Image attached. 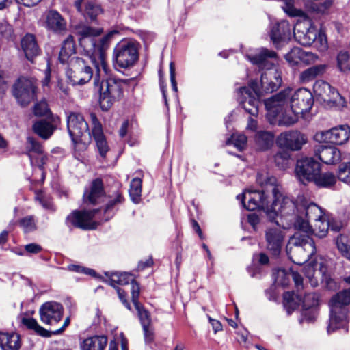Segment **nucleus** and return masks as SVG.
<instances>
[{
  "label": "nucleus",
  "instance_id": "1",
  "mask_svg": "<svg viewBox=\"0 0 350 350\" xmlns=\"http://www.w3.org/2000/svg\"><path fill=\"white\" fill-rule=\"evenodd\" d=\"M262 180V175L258 174L256 181L262 187V191H245L241 195H238L237 198L241 200L247 210L252 211L258 208L262 209L269 220H274L280 216L279 208L285 196L275 184L274 177H267L265 182Z\"/></svg>",
  "mask_w": 350,
  "mask_h": 350
},
{
  "label": "nucleus",
  "instance_id": "2",
  "mask_svg": "<svg viewBox=\"0 0 350 350\" xmlns=\"http://www.w3.org/2000/svg\"><path fill=\"white\" fill-rule=\"evenodd\" d=\"M280 217L288 227H293L296 230V224H301L306 222L311 227L310 221L322 219L325 214L323 210L314 203L308 204L303 198L297 200L285 196L280 205Z\"/></svg>",
  "mask_w": 350,
  "mask_h": 350
},
{
  "label": "nucleus",
  "instance_id": "3",
  "mask_svg": "<svg viewBox=\"0 0 350 350\" xmlns=\"http://www.w3.org/2000/svg\"><path fill=\"white\" fill-rule=\"evenodd\" d=\"M124 198L120 192H116L113 196H110L103 209V215L101 211L94 209L92 211H74L72 213L67 216L66 223L68 226H74L76 228L91 230L96 227V224L93 219H98L100 221H107L111 219L116 214L119 206L123 204Z\"/></svg>",
  "mask_w": 350,
  "mask_h": 350
},
{
  "label": "nucleus",
  "instance_id": "4",
  "mask_svg": "<svg viewBox=\"0 0 350 350\" xmlns=\"http://www.w3.org/2000/svg\"><path fill=\"white\" fill-rule=\"evenodd\" d=\"M266 109L271 115L278 113V107L288 105L294 111L299 114H304L309 111L313 104L314 98L312 93L305 88L293 91L291 88H286L264 102Z\"/></svg>",
  "mask_w": 350,
  "mask_h": 350
},
{
  "label": "nucleus",
  "instance_id": "5",
  "mask_svg": "<svg viewBox=\"0 0 350 350\" xmlns=\"http://www.w3.org/2000/svg\"><path fill=\"white\" fill-rule=\"evenodd\" d=\"M246 58L262 70L260 83L266 92L276 90L282 83L280 72L275 66L277 54L273 51L262 48L255 54H247Z\"/></svg>",
  "mask_w": 350,
  "mask_h": 350
},
{
  "label": "nucleus",
  "instance_id": "6",
  "mask_svg": "<svg viewBox=\"0 0 350 350\" xmlns=\"http://www.w3.org/2000/svg\"><path fill=\"white\" fill-rule=\"evenodd\" d=\"M295 225V232L286 245V253L293 263L301 265L316 253V247L310 237L311 227L306 222Z\"/></svg>",
  "mask_w": 350,
  "mask_h": 350
},
{
  "label": "nucleus",
  "instance_id": "7",
  "mask_svg": "<svg viewBox=\"0 0 350 350\" xmlns=\"http://www.w3.org/2000/svg\"><path fill=\"white\" fill-rule=\"evenodd\" d=\"M103 72L100 68L99 82L95 84V77H94V85L97 87L100 92L99 103L103 111H108L114 104L120 100L124 95V88L127 84L125 79H120L115 77H108L105 79L102 75Z\"/></svg>",
  "mask_w": 350,
  "mask_h": 350
},
{
  "label": "nucleus",
  "instance_id": "8",
  "mask_svg": "<svg viewBox=\"0 0 350 350\" xmlns=\"http://www.w3.org/2000/svg\"><path fill=\"white\" fill-rule=\"evenodd\" d=\"M350 304V288L344 289L334 295L329 302L330 309L327 332L345 329L348 323V308Z\"/></svg>",
  "mask_w": 350,
  "mask_h": 350
},
{
  "label": "nucleus",
  "instance_id": "9",
  "mask_svg": "<svg viewBox=\"0 0 350 350\" xmlns=\"http://www.w3.org/2000/svg\"><path fill=\"white\" fill-rule=\"evenodd\" d=\"M291 275L295 282L297 293L287 291L283 295V305L288 314H291L297 307L302 304L303 307L310 308L318 304L319 297L316 293H306L303 295L299 291L303 289V278L297 271H292Z\"/></svg>",
  "mask_w": 350,
  "mask_h": 350
},
{
  "label": "nucleus",
  "instance_id": "10",
  "mask_svg": "<svg viewBox=\"0 0 350 350\" xmlns=\"http://www.w3.org/2000/svg\"><path fill=\"white\" fill-rule=\"evenodd\" d=\"M139 59V44L133 40L123 39L114 47L113 63L116 68L129 69Z\"/></svg>",
  "mask_w": 350,
  "mask_h": 350
},
{
  "label": "nucleus",
  "instance_id": "11",
  "mask_svg": "<svg viewBox=\"0 0 350 350\" xmlns=\"http://www.w3.org/2000/svg\"><path fill=\"white\" fill-rule=\"evenodd\" d=\"M112 33H109L103 38L94 40V49L92 51H85L90 57L91 62L95 68V84L99 82L100 68L105 75L108 74L109 67L105 59V51L109 48Z\"/></svg>",
  "mask_w": 350,
  "mask_h": 350
},
{
  "label": "nucleus",
  "instance_id": "12",
  "mask_svg": "<svg viewBox=\"0 0 350 350\" xmlns=\"http://www.w3.org/2000/svg\"><path fill=\"white\" fill-rule=\"evenodd\" d=\"M239 105L252 116L258 113L260 89L257 81H252L249 87H241L239 91Z\"/></svg>",
  "mask_w": 350,
  "mask_h": 350
},
{
  "label": "nucleus",
  "instance_id": "13",
  "mask_svg": "<svg viewBox=\"0 0 350 350\" xmlns=\"http://www.w3.org/2000/svg\"><path fill=\"white\" fill-rule=\"evenodd\" d=\"M66 74L73 85H84L94 77L92 68L84 59L79 57H74L71 59L70 68Z\"/></svg>",
  "mask_w": 350,
  "mask_h": 350
},
{
  "label": "nucleus",
  "instance_id": "14",
  "mask_svg": "<svg viewBox=\"0 0 350 350\" xmlns=\"http://www.w3.org/2000/svg\"><path fill=\"white\" fill-rule=\"evenodd\" d=\"M277 226L267 228L265 231V240L267 248L274 256L280 254L284 245L285 237L284 231L280 227L282 225L284 228H288L286 221L279 215L274 220Z\"/></svg>",
  "mask_w": 350,
  "mask_h": 350
},
{
  "label": "nucleus",
  "instance_id": "15",
  "mask_svg": "<svg viewBox=\"0 0 350 350\" xmlns=\"http://www.w3.org/2000/svg\"><path fill=\"white\" fill-rule=\"evenodd\" d=\"M313 90L315 95L329 107L341 108L345 105L344 98L325 81H317L313 85Z\"/></svg>",
  "mask_w": 350,
  "mask_h": 350
},
{
  "label": "nucleus",
  "instance_id": "16",
  "mask_svg": "<svg viewBox=\"0 0 350 350\" xmlns=\"http://www.w3.org/2000/svg\"><path fill=\"white\" fill-rule=\"evenodd\" d=\"M67 129L74 144L83 142L85 137H91L88 124L83 115L77 112H70L67 115Z\"/></svg>",
  "mask_w": 350,
  "mask_h": 350
},
{
  "label": "nucleus",
  "instance_id": "17",
  "mask_svg": "<svg viewBox=\"0 0 350 350\" xmlns=\"http://www.w3.org/2000/svg\"><path fill=\"white\" fill-rule=\"evenodd\" d=\"M36 87L32 80L19 77L12 88V93L17 102L22 106H26L36 98Z\"/></svg>",
  "mask_w": 350,
  "mask_h": 350
},
{
  "label": "nucleus",
  "instance_id": "18",
  "mask_svg": "<svg viewBox=\"0 0 350 350\" xmlns=\"http://www.w3.org/2000/svg\"><path fill=\"white\" fill-rule=\"evenodd\" d=\"M295 171L298 180L306 185L319 174L321 165L312 158L305 157L297 160Z\"/></svg>",
  "mask_w": 350,
  "mask_h": 350
},
{
  "label": "nucleus",
  "instance_id": "19",
  "mask_svg": "<svg viewBox=\"0 0 350 350\" xmlns=\"http://www.w3.org/2000/svg\"><path fill=\"white\" fill-rule=\"evenodd\" d=\"M350 137V128L347 125H340L329 130L317 132L315 140L323 143H332L342 145L347 142Z\"/></svg>",
  "mask_w": 350,
  "mask_h": 350
},
{
  "label": "nucleus",
  "instance_id": "20",
  "mask_svg": "<svg viewBox=\"0 0 350 350\" xmlns=\"http://www.w3.org/2000/svg\"><path fill=\"white\" fill-rule=\"evenodd\" d=\"M307 142V136L297 130L282 133L276 139V144L278 147L291 151L301 150Z\"/></svg>",
  "mask_w": 350,
  "mask_h": 350
},
{
  "label": "nucleus",
  "instance_id": "21",
  "mask_svg": "<svg viewBox=\"0 0 350 350\" xmlns=\"http://www.w3.org/2000/svg\"><path fill=\"white\" fill-rule=\"evenodd\" d=\"M75 31L79 36V42L84 51H92L94 49V40L100 36L103 29L94 28L83 23H79L75 26Z\"/></svg>",
  "mask_w": 350,
  "mask_h": 350
},
{
  "label": "nucleus",
  "instance_id": "22",
  "mask_svg": "<svg viewBox=\"0 0 350 350\" xmlns=\"http://www.w3.org/2000/svg\"><path fill=\"white\" fill-rule=\"evenodd\" d=\"M41 321L47 325H55L62 318L63 306L58 302L51 301L44 303L39 310Z\"/></svg>",
  "mask_w": 350,
  "mask_h": 350
},
{
  "label": "nucleus",
  "instance_id": "23",
  "mask_svg": "<svg viewBox=\"0 0 350 350\" xmlns=\"http://www.w3.org/2000/svg\"><path fill=\"white\" fill-rule=\"evenodd\" d=\"M270 37L275 47H282L291 37V26L289 23L283 20L275 24L271 28Z\"/></svg>",
  "mask_w": 350,
  "mask_h": 350
},
{
  "label": "nucleus",
  "instance_id": "24",
  "mask_svg": "<svg viewBox=\"0 0 350 350\" xmlns=\"http://www.w3.org/2000/svg\"><path fill=\"white\" fill-rule=\"evenodd\" d=\"M317 29L312 25L297 23L294 27V38L301 45L310 46L317 39Z\"/></svg>",
  "mask_w": 350,
  "mask_h": 350
},
{
  "label": "nucleus",
  "instance_id": "25",
  "mask_svg": "<svg viewBox=\"0 0 350 350\" xmlns=\"http://www.w3.org/2000/svg\"><path fill=\"white\" fill-rule=\"evenodd\" d=\"M90 118L93 126L91 137L92 136L96 142L100 155L103 158H105L107 152L109 151V146L103 133L102 125L97 119L95 113H92Z\"/></svg>",
  "mask_w": 350,
  "mask_h": 350
},
{
  "label": "nucleus",
  "instance_id": "26",
  "mask_svg": "<svg viewBox=\"0 0 350 350\" xmlns=\"http://www.w3.org/2000/svg\"><path fill=\"white\" fill-rule=\"evenodd\" d=\"M26 149L27 154L32 165H36L42 169L45 163L46 157L43 154V149L40 143L33 137L27 139Z\"/></svg>",
  "mask_w": 350,
  "mask_h": 350
},
{
  "label": "nucleus",
  "instance_id": "27",
  "mask_svg": "<svg viewBox=\"0 0 350 350\" xmlns=\"http://www.w3.org/2000/svg\"><path fill=\"white\" fill-rule=\"evenodd\" d=\"M288 107V105H284L282 108L278 107V113H277L275 116L271 115L267 111V117L271 122L275 119H278V125L280 126H289L297 122L298 120L299 113H297L291 109L285 108Z\"/></svg>",
  "mask_w": 350,
  "mask_h": 350
},
{
  "label": "nucleus",
  "instance_id": "28",
  "mask_svg": "<svg viewBox=\"0 0 350 350\" xmlns=\"http://www.w3.org/2000/svg\"><path fill=\"white\" fill-rule=\"evenodd\" d=\"M21 47L26 59L31 62L40 55L41 50L34 35L27 33L21 40Z\"/></svg>",
  "mask_w": 350,
  "mask_h": 350
},
{
  "label": "nucleus",
  "instance_id": "29",
  "mask_svg": "<svg viewBox=\"0 0 350 350\" xmlns=\"http://www.w3.org/2000/svg\"><path fill=\"white\" fill-rule=\"evenodd\" d=\"M315 155L326 164H335L341 161L340 151L334 146H318L315 150Z\"/></svg>",
  "mask_w": 350,
  "mask_h": 350
},
{
  "label": "nucleus",
  "instance_id": "30",
  "mask_svg": "<svg viewBox=\"0 0 350 350\" xmlns=\"http://www.w3.org/2000/svg\"><path fill=\"white\" fill-rule=\"evenodd\" d=\"M75 5L79 12L92 20L96 18L101 12V9L96 0H77Z\"/></svg>",
  "mask_w": 350,
  "mask_h": 350
},
{
  "label": "nucleus",
  "instance_id": "31",
  "mask_svg": "<svg viewBox=\"0 0 350 350\" xmlns=\"http://www.w3.org/2000/svg\"><path fill=\"white\" fill-rule=\"evenodd\" d=\"M275 136L273 132L259 131L254 136L256 148L260 151H266L272 148L274 144Z\"/></svg>",
  "mask_w": 350,
  "mask_h": 350
},
{
  "label": "nucleus",
  "instance_id": "32",
  "mask_svg": "<svg viewBox=\"0 0 350 350\" xmlns=\"http://www.w3.org/2000/svg\"><path fill=\"white\" fill-rule=\"evenodd\" d=\"M105 275L108 277L109 284L115 287L116 284L118 285H126L129 284H131V295H133V287L134 285H137L139 287V284L135 280L134 277L132 274L124 272H106Z\"/></svg>",
  "mask_w": 350,
  "mask_h": 350
},
{
  "label": "nucleus",
  "instance_id": "33",
  "mask_svg": "<svg viewBox=\"0 0 350 350\" xmlns=\"http://www.w3.org/2000/svg\"><path fill=\"white\" fill-rule=\"evenodd\" d=\"M140 288L137 285H134L133 287V296L132 302L133 303L136 310L137 311L138 317L140 320L142 327L150 326L151 323V319L150 313L144 308L138 301L139 296Z\"/></svg>",
  "mask_w": 350,
  "mask_h": 350
},
{
  "label": "nucleus",
  "instance_id": "34",
  "mask_svg": "<svg viewBox=\"0 0 350 350\" xmlns=\"http://www.w3.org/2000/svg\"><path fill=\"white\" fill-rule=\"evenodd\" d=\"M103 196V187L102 180L99 178L92 181L89 190H85L83 194L85 202L91 204L98 203L100 198Z\"/></svg>",
  "mask_w": 350,
  "mask_h": 350
},
{
  "label": "nucleus",
  "instance_id": "35",
  "mask_svg": "<svg viewBox=\"0 0 350 350\" xmlns=\"http://www.w3.org/2000/svg\"><path fill=\"white\" fill-rule=\"evenodd\" d=\"M107 338L104 335H95L85 338L80 345L81 350H104L107 345Z\"/></svg>",
  "mask_w": 350,
  "mask_h": 350
},
{
  "label": "nucleus",
  "instance_id": "36",
  "mask_svg": "<svg viewBox=\"0 0 350 350\" xmlns=\"http://www.w3.org/2000/svg\"><path fill=\"white\" fill-rule=\"evenodd\" d=\"M318 265L317 263H309L304 268V272L306 277L308 279V282L312 287L318 285V276L321 275L323 278H326L327 267L322 263L319 265V269L317 270L314 267Z\"/></svg>",
  "mask_w": 350,
  "mask_h": 350
},
{
  "label": "nucleus",
  "instance_id": "37",
  "mask_svg": "<svg viewBox=\"0 0 350 350\" xmlns=\"http://www.w3.org/2000/svg\"><path fill=\"white\" fill-rule=\"evenodd\" d=\"M46 25L49 29L59 33L66 29V22L58 12L51 10L46 15Z\"/></svg>",
  "mask_w": 350,
  "mask_h": 350
},
{
  "label": "nucleus",
  "instance_id": "38",
  "mask_svg": "<svg viewBox=\"0 0 350 350\" xmlns=\"http://www.w3.org/2000/svg\"><path fill=\"white\" fill-rule=\"evenodd\" d=\"M0 347L2 350H19L21 339L18 334L0 332Z\"/></svg>",
  "mask_w": 350,
  "mask_h": 350
},
{
  "label": "nucleus",
  "instance_id": "39",
  "mask_svg": "<svg viewBox=\"0 0 350 350\" xmlns=\"http://www.w3.org/2000/svg\"><path fill=\"white\" fill-rule=\"evenodd\" d=\"M327 67L326 64H319L307 68L300 73V81L306 83L313 80L317 77L322 75L326 71Z\"/></svg>",
  "mask_w": 350,
  "mask_h": 350
},
{
  "label": "nucleus",
  "instance_id": "40",
  "mask_svg": "<svg viewBox=\"0 0 350 350\" xmlns=\"http://www.w3.org/2000/svg\"><path fill=\"white\" fill-rule=\"evenodd\" d=\"M55 129V127L51 123L44 120L37 121L33 125L34 133L44 139H49Z\"/></svg>",
  "mask_w": 350,
  "mask_h": 350
},
{
  "label": "nucleus",
  "instance_id": "41",
  "mask_svg": "<svg viewBox=\"0 0 350 350\" xmlns=\"http://www.w3.org/2000/svg\"><path fill=\"white\" fill-rule=\"evenodd\" d=\"M75 53V46L72 36H69L62 44L59 54V60L62 64L68 62L70 57Z\"/></svg>",
  "mask_w": 350,
  "mask_h": 350
},
{
  "label": "nucleus",
  "instance_id": "42",
  "mask_svg": "<svg viewBox=\"0 0 350 350\" xmlns=\"http://www.w3.org/2000/svg\"><path fill=\"white\" fill-rule=\"evenodd\" d=\"M337 178V176L332 172L323 174L319 172L312 182L319 187L329 188L336 184Z\"/></svg>",
  "mask_w": 350,
  "mask_h": 350
},
{
  "label": "nucleus",
  "instance_id": "43",
  "mask_svg": "<svg viewBox=\"0 0 350 350\" xmlns=\"http://www.w3.org/2000/svg\"><path fill=\"white\" fill-rule=\"evenodd\" d=\"M314 221V229L311 227L312 231L310 236L314 234L319 238L325 237L329 230V219L325 215L322 219H319Z\"/></svg>",
  "mask_w": 350,
  "mask_h": 350
},
{
  "label": "nucleus",
  "instance_id": "44",
  "mask_svg": "<svg viewBox=\"0 0 350 350\" xmlns=\"http://www.w3.org/2000/svg\"><path fill=\"white\" fill-rule=\"evenodd\" d=\"M21 323L25 325L28 329L33 330L36 334L40 336L49 337L50 332L45 329L44 327L38 325L37 321L33 318L23 317Z\"/></svg>",
  "mask_w": 350,
  "mask_h": 350
},
{
  "label": "nucleus",
  "instance_id": "45",
  "mask_svg": "<svg viewBox=\"0 0 350 350\" xmlns=\"http://www.w3.org/2000/svg\"><path fill=\"white\" fill-rule=\"evenodd\" d=\"M336 245L342 255L350 260V232L348 234H340L337 238Z\"/></svg>",
  "mask_w": 350,
  "mask_h": 350
},
{
  "label": "nucleus",
  "instance_id": "46",
  "mask_svg": "<svg viewBox=\"0 0 350 350\" xmlns=\"http://www.w3.org/2000/svg\"><path fill=\"white\" fill-rule=\"evenodd\" d=\"M291 154L286 150H279L274 155V162L281 170L286 169L290 163Z\"/></svg>",
  "mask_w": 350,
  "mask_h": 350
},
{
  "label": "nucleus",
  "instance_id": "47",
  "mask_svg": "<svg viewBox=\"0 0 350 350\" xmlns=\"http://www.w3.org/2000/svg\"><path fill=\"white\" fill-rule=\"evenodd\" d=\"M142 183V181L139 178H135L131 182L129 194L132 201L135 203H138L140 200Z\"/></svg>",
  "mask_w": 350,
  "mask_h": 350
},
{
  "label": "nucleus",
  "instance_id": "48",
  "mask_svg": "<svg viewBox=\"0 0 350 350\" xmlns=\"http://www.w3.org/2000/svg\"><path fill=\"white\" fill-rule=\"evenodd\" d=\"M226 144H232L239 151H243L247 145V137L243 134L234 133L227 139Z\"/></svg>",
  "mask_w": 350,
  "mask_h": 350
},
{
  "label": "nucleus",
  "instance_id": "49",
  "mask_svg": "<svg viewBox=\"0 0 350 350\" xmlns=\"http://www.w3.org/2000/svg\"><path fill=\"white\" fill-rule=\"evenodd\" d=\"M337 178L340 181L350 185V161L340 165L337 172Z\"/></svg>",
  "mask_w": 350,
  "mask_h": 350
},
{
  "label": "nucleus",
  "instance_id": "50",
  "mask_svg": "<svg viewBox=\"0 0 350 350\" xmlns=\"http://www.w3.org/2000/svg\"><path fill=\"white\" fill-rule=\"evenodd\" d=\"M19 226L25 233L33 232L37 228L35 217L33 215H28L21 219Z\"/></svg>",
  "mask_w": 350,
  "mask_h": 350
},
{
  "label": "nucleus",
  "instance_id": "51",
  "mask_svg": "<svg viewBox=\"0 0 350 350\" xmlns=\"http://www.w3.org/2000/svg\"><path fill=\"white\" fill-rule=\"evenodd\" d=\"M302 49L299 47H294L285 55V59L291 66L297 65L301 62Z\"/></svg>",
  "mask_w": 350,
  "mask_h": 350
},
{
  "label": "nucleus",
  "instance_id": "52",
  "mask_svg": "<svg viewBox=\"0 0 350 350\" xmlns=\"http://www.w3.org/2000/svg\"><path fill=\"white\" fill-rule=\"evenodd\" d=\"M313 43L314 44L315 47L319 51H325L327 49L328 44L327 37L325 32L322 31V29L319 31L317 30V39Z\"/></svg>",
  "mask_w": 350,
  "mask_h": 350
},
{
  "label": "nucleus",
  "instance_id": "53",
  "mask_svg": "<svg viewBox=\"0 0 350 350\" xmlns=\"http://www.w3.org/2000/svg\"><path fill=\"white\" fill-rule=\"evenodd\" d=\"M349 55L347 52L341 51L337 56V64L340 71H346L349 70L350 67L348 64Z\"/></svg>",
  "mask_w": 350,
  "mask_h": 350
},
{
  "label": "nucleus",
  "instance_id": "54",
  "mask_svg": "<svg viewBox=\"0 0 350 350\" xmlns=\"http://www.w3.org/2000/svg\"><path fill=\"white\" fill-rule=\"evenodd\" d=\"M332 5V0H325L323 3H312L311 10L317 14H324Z\"/></svg>",
  "mask_w": 350,
  "mask_h": 350
},
{
  "label": "nucleus",
  "instance_id": "55",
  "mask_svg": "<svg viewBox=\"0 0 350 350\" xmlns=\"http://www.w3.org/2000/svg\"><path fill=\"white\" fill-rule=\"evenodd\" d=\"M319 60V56L312 52H307L302 50V55L301 57V62L305 64H312Z\"/></svg>",
  "mask_w": 350,
  "mask_h": 350
},
{
  "label": "nucleus",
  "instance_id": "56",
  "mask_svg": "<svg viewBox=\"0 0 350 350\" xmlns=\"http://www.w3.org/2000/svg\"><path fill=\"white\" fill-rule=\"evenodd\" d=\"M36 199L40 202L44 208L53 211L54 210L51 200L49 198H46L42 192H37Z\"/></svg>",
  "mask_w": 350,
  "mask_h": 350
},
{
  "label": "nucleus",
  "instance_id": "57",
  "mask_svg": "<svg viewBox=\"0 0 350 350\" xmlns=\"http://www.w3.org/2000/svg\"><path fill=\"white\" fill-rule=\"evenodd\" d=\"M49 109L46 101H40L34 105L33 113L36 116H42L46 115Z\"/></svg>",
  "mask_w": 350,
  "mask_h": 350
},
{
  "label": "nucleus",
  "instance_id": "58",
  "mask_svg": "<svg viewBox=\"0 0 350 350\" xmlns=\"http://www.w3.org/2000/svg\"><path fill=\"white\" fill-rule=\"evenodd\" d=\"M12 33V28L5 21L0 22V34L4 38H9L11 36Z\"/></svg>",
  "mask_w": 350,
  "mask_h": 350
},
{
  "label": "nucleus",
  "instance_id": "59",
  "mask_svg": "<svg viewBox=\"0 0 350 350\" xmlns=\"http://www.w3.org/2000/svg\"><path fill=\"white\" fill-rule=\"evenodd\" d=\"M316 318V312L313 309L306 310L302 313L301 322L306 321L307 323L312 322Z\"/></svg>",
  "mask_w": 350,
  "mask_h": 350
},
{
  "label": "nucleus",
  "instance_id": "60",
  "mask_svg": "<svg viewBox=\"0 0 350 350\" xmlns=\"http://www.w3.org/2000/svg\"><path fill=\"white\" fill-rule=\"evenodd\" d=\"M8 88V83L4 77V72L0 70V98H1L5 94Z\"/></svg>",
  "mask_w": 350,
  "mask_h": 350
},
{
  "label": "nucleus",
  "instance_id": "61",
  "mask_svg": "<svg viewBox=\"0 0 350 350\" xmlns=\"http://www.w3.org/2000/svg\"><path fill=\"white\" fill-rule=\"evenodd\" d=\"M170 81L172 83V90L174 92H177V83L176 81V74H175V67L173 62H170Z\"/></svg>",
  "mask_w": 350,
  "mask_h": 350
},
{
  "label": "nucleus",
  "instance_id": "62",
  "mask_svg": "<svg viewBox=\"0 0 350 350\" xmlns=\"http://www.w3.org/2000/svg\"><path fill=\"white\" fill-rule=\"evenodd\" d=\"M144 332V340L146 343H150L154 340V332L152 329L150 328V326H146V327H142Z\"/></svg>",
  "mask_w": 350,
  "mask_h": 350
},
{
  "label": "nucleus",
  "instance_id": "63",
  "mask_svg": "<svg viewBox=\"0 0 350 350\" xmlns=\"http://www.w3.org/2000/svg\"><path fill=\"white\" fill-rule=\"evenodd\" d=\"M42 247L37 243H29L25 246V250L30 254H38L42 251Z\"/></svg>",
  "mask_w": 350,
  "mask_h": 350
},
{
  "label": "nucleus",
  "instance_id": "64",
  "mask_svg": "<svg viewBox=\"0 0 350 350\" xmlns=\"http://www.w3.org/2000/svg\"><path fill=\"white\" fill-rule=\"evenodd\" d=\"M342 227L340 221L334 219H329V229L334 232H338Z\"/></svg>",
  "mask_w": 350,
  "mask_h": 350
}]
</instances>
